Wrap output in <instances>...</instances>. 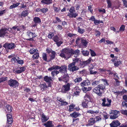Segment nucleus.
Wrapping results in <instances>:
<instances>
[{"mask_svg":"<svg viewBox=\"0 0 127 127\" xmlns=\"http://www.w3.org/2000/svg\"><path fill=\"white\" fill-rule=\"evenodd\" d=\"M69 108L68 110L69 112H71L73 110L74 107H75V105L74 104H71L69 106Z\"/></svg>","mask_w":127,"mask_h":127,"instance_id":"obj_41","label":"nucleus"},{"mask_svg":"<svg viewBox=\"0 0 127 127\" xmlns=\"http://www.w3.org/2000/svg\"><path fill=\"white\" fill-rule=\"evenodd\" d=\"M99 82V81H95L93 82L92 83V86H96L97 85V84H98Z\"/></svg>","mask_w":127,"mask_h":127,"instance_id":"obj_56","label":"nucleus"},{"mask_svg":"<svg viewBox=\"0 0 127 127\" xmlns=\"http://www.w3.org/2000/svg\"><path fill=\"white\" fill-rule=\"evenodd\" d=\"M39 57V54L37 53H34L32 57L33 59H37Z\"/></svg>","mask_w":127,"mask_h":127,"instance_id":"obj_46","label":"nucleus"},{"mask_svg":"<svg viewBox=\"0 0 127 127\" xmlns=\"http://www.w3.org/2000/svg\"><path fill=\"white\" fill-rule=\"evenodd\" d=\"M74 28L75 30H77L78 32L80 34H83L85 32L84 29L81 28L79 26H78L77 28L75 27Z\"/></svg>","mask_w":127,"mask_h":127,"instance_id":"obj_26","label":"nucleus"},{"mask_svg":"<svg viewBox=\"0 0 127 127\" xmlns=\"http://www.w3.org/2000/svg\"><path fill=\"white\" fill-rule=\"evenodd\" d=\"M28 11L27 10L23 11L21 14V16L25 17L27 16L28 14Z\"/></svg>","mask_w":127,"mask_h":127,"instance_id":"obj_38","label":"nucleus"},{"mask_svg":"<svg viewBox=\"0 0 127 127\" xmlns=\"http://www.w3.org/2000/svg\"><path fill=\"white\" fill-rule=\"evenodd\" d=\"M94 119L95 122L100 121L101 120V118L99 116H96Z\"/></svg>","mask_w":127,"mask_h":127,"instance_id":"obj_59","label":"nucleus"},{"mask_svg":"<svg viewBox=\"0 0 127 127\" xmlns=\"http://www.w3.org/2000/svg\"><path fill=\"white\" fill-rule=\"evenodd\" d=\"M82 80V79L81 77H78L74 80V81L75 83H79L81 82Z\"/></svg>","mask_w":127,"mask_h":127,"instance_id":"obj_40","label":"nucleus"},{"mask_svg":"<svg viewBox=\"0 0 127 127\" xmlns=\"http://www.w3.org/2000/svg\"><path fill=\"white\" fill-rule=\"evenodd\" d=\"M8 84L10 87L15 88L18 85V82L16 80L12 79L8 80Z\"/></svg>","mask_w":127,"mask_h":127,"instance_id":"obj_8","label":"nucleus"},{"mask_svg":"<svg viewBox=\"0 0 127 127\" xmlns=\"http://www.w3.org/2000/svg\"><path fill=\"white\" fill-rule=\"evenodd\" d=\"M39 87L41 88L40 89L42 91L45 90L48 87L46 83L40 84L39 85Z\"/></svg>","mask_w":127,"mask_h":127,"instance_id":"obj_25","label":"nucleus"},{"mask_svg":"<svg viewBox=\"0 0 127 127\" xmlns=\"http://www.w3.org/2000/svg\"><path fill=\"white\" fill-rule=\"evenodd\" d=\"M59 69V72L64 73V74H67V67L65 65H62L61 66L56 65H54L53 66L48 69V70L51 71L54 69Z\"/></svg>","mask_w":127,"mask_h":127,"instance_id":"obj_2","label":"nucleus"},{"mask_svg":"<svg viewBox=\"0 0 127 127\" xmlns=\"http://www.w3.org/2000/svg\"><path fill=\"white\" fill-rule=\"evenodd\" d=\"M89 102L83 100L82 103V106L84 108H87L88 107V104Z\"/></svg>","mask_w":127,"mask_h":127,"instance_id":"obj_33","label":"nucleus"},{"mask_svg":"<svg viewBox=\"0 0 127 127\" xmlns=\"http://www.w3.org/2000/svg\"><path fill=\"white\" fill-rule=\"evenodd\" d=\"M92 60L91 58H90L88 60L86 61H84L83 62V63L85 65H87L88 64H89L91 62Z\"/></svg>","mask_w":127,"mask_h":127,"instance_id":"obj_42","label":"nucleus"},{"mask_svg":"<svg viewBox=\"0 0 127 127\" xmlns=\"http://www.w3.org/2000/svg\"><path fill=\"white\" fill-rule=\"evenodd\" d=\"M53 40L56 42V44L58 47L60 46L63 43L59 37L57 35L55 36L53 38Z\"/></svg>","mask_w":127,"mask_h":127,"instance_id":"obj_16","label":"nucleus"},{"mask_svg":"<svg viewBox=\"0 0 127 127\" xmlns=\"http://www.w3.org/2000/svg\"><path fill=\"white\" fill-rule=\"evenodd\" d=\"M17 58L18 59L17 62L18 64L22 65L24 64V62L23 60H20L19 57H17Z\"/></svg>","mask_w":127,"mask_h":127,"instance_id":"obj_47","label":"nucleus"},{"mask_svg":"<svg viewBox=\"0 0 127 127\" xmlns=\"http://www.w3.org/2000/svg\"><path fill=\"white\" fill-rule=\"evenodd\" d=\"M3 47L6 49H11L14 48L16 47V46L14 43L11 42L5 44Z\"/></svg>","mask_w":127,"mask_h":127,"instance_id":"obj_10","label":"nucleus"},{"mask_svg":"<svg viewBox=\"0 0 127 127\" xmlns=\"http://www.w3.org/2000/svg\"><path fill=\"white\" fill-rule=\"evenodd\" d=\"M60 105L61 106H65L68 104V103L65 101L64 100H63L61 102Z\"/></svg>","mask_w":127,"mask_h":127,"instance_id":"obj_52","label":"nucleus"},{"mask_svg":"<svg viewBox=\"0 0 127 127\" xmlns=\"http://www.w3.org/2000/svg\"><path fill=\"white\" fill-rule=\"evenodd\" d=\"M9 28H2L0 30V37H4V36L9 37L10 34L9 32Z\"/></svg>","mask_w":127,"mask_h":127,"instance_id":"obj_5","label":"nucleus"},{"mask_svg":"<svg viewBox=\"0 0 127 127\" xmlns=\"http://www.w3.org/2000/svg\"><path fill=\"white\" fill-rule=\"evenodd\" d=\"M41 12L43 13H45L48 11L47 8H43L41 9Z\"/></svg>","mask_w":127,"mask_h":127,"instance_id":"obj_61","label":"nucleus"},{"mask_svg":"<svg viewBox=\"0 0 127 127\" xmlns=\"http://www.w3.org/2000/svg\"><path fill=\"white\" fill-rule=\"evenodd\" d=\"M27 36L29 38L28 39L29 40H32L33 38L35 37L36 36V34L35 33H33L30 31H28L27 33Z\"/></svg>","mask_w":127,"mask_h":127,"instance_id":"obj_15","label":"nucleus"},{"mask_svg":"<svg viewBox=\"0 0 127 127\" xmlns=\"http://www.w3.org/2000/svg\"><path fill=\"white\" fill-rule=\"evenodd\" d=\"M76 65L74 64V63H72L70 64L68 66V70L72 72L78 70L79 68Z\"/></svg>","mask_w":127,"mask_h":127,"instance_id":"obj_12","label":"nucleus"},{"mask_svg":"<svg viewBox=\"0 0 127 127\" xmlns=\"http://www.w3.org/2000/svg\"><path fill=\"white\" fill-rule=\"evenodd\" d=\"M99 87L97 86L95 87L93 90V91L96 94L98 95L101 96L102 95V92L100 91Z\"/></svg>","mask_w":127,"mask_h":127,"instance_id":"obj_19","label":"nucleus"},{"mask_svg":"<svg viewBox=\"0 0 127 127\" xmlns=\"http://www.w3.org/2000/svg\"><path fill=\"white\" fill-rule=\"evenodd\" d=\"M69 12L68 13L67 16L70 18H75L78 15V13L75 12V10L74 7L72 6L69 10Z\"/></svg>","mask_w":127,"mask_h":127,"instance_id":"obj_6","label":"nucleus"},{"mask_svg":"<svg viewBox=\"0 0 127 127\" xmlns=\"http://www.w3.org/2000/svg\"><path fill=\"white\" fill-rule=\"evenodd\" d=\"M125 26L124 25H122L120 27L119 29V31L123 32L125 30Z\"/></svg>","mask_w":127,"mask_h":127,"instance_id":"obj_64","label":"nucleus"},{"mask_svg":"<svg viewBox=\"0 0 127 127\" xmlns=\"http://www.w3.org/2000/svg\"><path fill=\"white\" fill-rule=\"evenodd\" d=\"M58 79L60 81H62L66 83L68 82V75L67 74H64L63 77L59 78Z\"/></svg>","mask_w":127,"mask_h":127,"instance_id":"obj_17","label":"nucleus"},{"mask_svg":"<svg viewBox=\"0 0 127 127\" xmlns=\"http://www.w3.org/2000/svg\"><path fill=\"white\" fill-rule=\"evenodd\" d=\"M103 102L102 105L104 106L109 107L111 105V100L110 99H107L106 100L105 98L102 99Z\"/></svg>","mask_w":127,"mask_h":127,"instance_id":"obj_14","label":"nucleus"},{"mask_svg":"<svg viewBox=\"0 0 127 127\" xmlns=\"http://www.w3.org/2000/svg\"><path fill=\"white\" fill-rule=\"evenodd\" d=\"M99 112V111L97 110H96L94 111L93 110H88L87 111V113H91V114H97Z\"/></svg>","mask_w":127,"mask_h":127,"instance_id":"obj_43","label":"nucleus"},{"mask_svg":"<svg viewBox=\"0 0 127 127\" xmlns=\"http://www.w3.org/2000/svg\"><path fill=\"white\" fill-rule=\"evenodd\" d=\"M7 77H2L0 78V83L7 80Z\"/></svg>","mask_w":127,"mask_h":127,"instance_id":"obj_63","label":"nucleus"},{"mask_svg":"<svg viewBox=\"0 0 127 127\" xmlns=\"http://www.w3.org/2000/svg\"><path fill=\"white\" fill-rule=\"evenodd\" d=\"M119 111L116 110H112L110 113V118L111 119H114L117 118L118 116Z\"/></svg>","mask_w":127,"mask_h":127,"instance_id":"obj_9","label":"nucleus"},{"mask_svg":"<svg viewBox=\"0 0 127 127\" xmlns=\"http://www.w3.org/2000/svg\"><path fill=\"white\" fill-rule=\"evenodd\" d=\"M103 116L104 118L105 119H107L109 117L108 115L106 112H104L103 113Z\"/></svg>","mask_w":127,"mask_h":127,"instance_id":"obj_58","label":"nucleus"},{"mask_svg":"<svg viewBox=\"0 0 127 127\" xmlns=\"http://www.w3.org/2000/svg\"><path fill=\"white\" fill-rule=\"evenodd\" d=\"M45 127H54V125L53 122L51 121H48L43 124Z\"/></svg>","mask_w":127,"mask_h":127,"instance_id":"obj_21","label":"nucleus"},{"mask_svg":"<svg viewBox=\"0 0 127 127\" xmlns=\"http://www.w3.org/2000/svg\"><path fill=\"white\" fill-rule=\"evenodd\" d=\"M72 91H73L74 92V95H79L80 92L81 91V90L78 86H76L73 88Z\"/></svg>","mask_w":127,"mask_h":127,"instance_id":"obj_18","label":"nucleus"},{"mask_svg":"<svg viewBox=\"0 0 127 127\" xmlns=\"http://www.w3.org/2000/svg\"><path fill=\"white\" fill-rule=\"evenodd\" d=\"M33 21L34 23H36L38 24L41 22V20L39 18L35 17L33 18Z\"/></svg>","mask_w":127,"mask_h":127,"instance_id":"obj_31","label":"nucleus"},{"mask_svg":"<svg viewBox=\"0 0 127 127\" xmlns=\"http://www.w3.org/2000/svg\"><path fill=\"white\" fill-rule=\"evenodd\" d=\"M52 0H42L41 2L45 4H49L52 3Z\"/></svg>","mask_w":127,"mask_h":127,"instance_id":"obj_29","label":"nucleus"},{"mask_svg":"<svg viewBox=\"0 0 127 127\" xmlns=\"http://www.w3.org/2000/svg\"><path fill=\"white\" fill-rule=\"evenodd\" d=\"M90 84V82L89 80L87 79L82 82L80 83V85L82 87L84 86H87Z\"/></svg>","mask_w":127,"mask_h":127,"instance_id":"obj_24","label":"nucleus"},{"mask_svg":"<svg viewBox=\"0 0 127 127\" xmlns=\"http://www.w3.org/2000/svg\"><path fill=\"white\" fill-rule=\"evenodd\" d=\"M96 65V63H94L89 68V70L91 74H95L97 73V72L95 71L97 70L96 67L95 66Z\"/></svg>","mask_w":127,"mask_h":127,"instance_id":"obj_11","label":"nucleus"},{"mask_svg":"<svg viewBox=\"0 0 127 127\" xmlns=\"http://www.w3.org/2000/svg\"><path fill=\"white\" fill-rule=\"evenodd\" d=\"M51 53V54L50 56V60H51L54 59L55 58L56 53L54 51H52Z\"/></svg>","mask_w":127,"mask_h":127,"instance_id":"obj_37","label":"nucleus"},{"mask_svg":"<svg viewBox=\"0 0 127 127\" xmlns=\"http://www.w3.org/2000/svg\"><path fill=\"white\" fill-rule=\"evenodd\" d=\"M98 87H99L100 90H103L105 88V85L103 84H99L97 86Z\"/></svg>","mask_w":127,"mask_h":127,"instance_id":"obj_49","label":"nucleus"},{"mask_svg":"<svg viewBox=\"0 0 127 127\" xmlns=\"http://www.w3.org/2000/svg\"><path fill=\"white\" fill-rule=\"evenodd\" d=\"M89 122L88 124L90 126L93 125L95 122L94 119L93 118H90L89 119Z\"/></svg>","mask_w":127,"mask_h":127,"instance_id":"obj_35","label":"nucleus"},{"mask_svg":"<svg viewBox=\"0 0 127 127\" xmlns=\"http://www.w3.org/2000/svg\"><path fill=\"white\" fill-rule=\"evenodd\" d=\"M121 112L122 114L127 115V110H122L121 111Z\"/></svg>","mask_w":127,"mask_h":127,"instance_id":"obj_62","label":"nucleus"},{"mask_svg":"<svg viewBox=\"0 0 127 127\" xmlns=\"http://www.w3.org/2000/svg\"><path fill=\"white\" fill-rule=\"evenodd\" d=\"M114 76L116 78L115 79V82H116L117 84V85H118L119 84V82L118 80L119 79V77L118 76L117 73H115L114 74Z\"/></svg>","mask_w":127,"mask_h":127,"instance_id":"obj_36","label":"nucleus"},{"mask_svg":"<svg viewBox=\"0 0 127 127\" xmlns=\"http://www.w3.org/2000/svg\"><path fill=\"white\" fill-rule=\"evenodd\" d=\"M77 57H75V58H73V63H74V64L77 65L79 61V58H77Z\"/></svg>","mask_w":127,"mask_h":127,"instance_id":"obj_48","label":"nucleus"},{"mask_svg":"<svg viewBox=\"0 0 127 127\" xmlns=\"http://www.w3.org/2000/svg\"><path fill=\"white\" fill-rule=\"evenodd\" d=\"M11 107L9 105H6L5 109V110L6 111H7L8 113H10L12 111Z\"/></svg>","mask_w":127,"mask_h":127,"instance_id":"obj_34","label":"nucleus"},{"mask_svg":"<svg viewBox=\"0 0 127 127\" xmlns=\"http://www.w3.org/2000/svg\"><path fill=\"white\" fill-rule=\"evenodd\" d=\"M110 57L111 58H112L111 59V61L112 62L114 63V65L115 66L117 67L122 64V61L120 59H118V57L117 56H115L114 54H111Z\"/></svg>","mask_w":127,"mask_h":127,"instance_id":"obj_3","label":"nucleus"},{"mask_svg":"<svg viewBox=\"0 0 127 127\" xmlns=\"http://www.w3.org/2000/svg\"><path fill=\"white\" fill-rule=\"evenodd\" d=\"M121 124L118 120L114 121L112 122L110 125L111 127H117L120 125Z\"/></svg>","mask_w":127,"mask_h":127,"instance_id":"obj_20","label":"nucleus"},{"mask_svg":"<svg viewBox=\"0 0 127 127\" xmlns=\"http://www.w3.org/2000/svg\"><path fill=\"white\" fill-rule=\"evenodd\" d=\"M18 59L17 57V58L14 57L11 59V61L14 63H17Z\"/></svg>","mask_w":127,"mask_h":127,"instance_id":"obj_51","label":"nucleus"},{"mask_svg":"<svg viewBox=\"0 0 127 127\" xmlns=\"http://www.w3.org/2000/svg\"><path fill=\"white\" fill-rule=\"evenodd\" d=\"M42 58L45 61H47V54L45 53H43L42 54Z\"/></svg>","mask_w":127,"mask_h":127,"instance_id":"obj_57","label":"nucleus"},{"mask_svg":"<svg viewBox=\"0 0 127 127\" xmlns=\"http://www.w3.org/2000/svg\"><path fill=\"white\" fill-rule=\"evenodd\" d=\"M54 35V33L52 32H50L48 36V37L49 38H51Z\"/></svg>","mask_w":127,"mask_h":127,"instance_id":"obj_60","label":"nucleus"},{"mask_svg":"<svg viewBox=\"0 0 127 127\" xmlns=\"http://www.w3.org/2000/svg\"><path fill=\"white\" fill-rule=\"evenodd\" d=\"M80 115L81 114L79 113L76 112H74L70 114V116L74 118H76Z\"/></svg>","mask_w":127,"mask_h":127,"instance_id":"obj_27","label":"nucleus"},{"mask_svg":"<svg viewBox=\"0 0 127 127\" xmlns=\"http://www.w3.org/2000/svg\"><path fill=\"white\" fill-rule=\"evenodd\" d=\"M93 31L95 32V35L97 36H99L100 35L101 33L99 31L95 29H93Z\"/></svg>","mask_w":127,"mask_h":127,"instance_id":"obj_39","label":"nucleus"},{"mask_svg":"<svg viewBox=\"0 0 127 127\" xmlns=\"http://www.w3.org/2000/svg\"><path fill=\"white\" fill-rule=\"evenodd\" d=\"M72 84L67 83L63 86L62 91L63 93H67L70 90V86L72 85Z\"/></svg>","mask_w":127,"mask_h":127,"instance_id":"obj_7","label":"nucleus"},{"mask_svg":"<svg viewBox=\"0 0 127 127\" xmlns=\"http://www.w3.org/2000/svg\"><path fill=\"white\" fill-rule=\"evenodd\" d=\"M107 8H110L111 7L112 5V3L111 0H107Z\"/></svg>","mask_w":127,"mask_h":127,"instance_id":"obj_44","label":"nucleus"},{"mask_svg":"<svg viewBox=\"0 0 127 127\" xmlns=\"http://www.w3.org/2000/svg\"><path fill=\"white\" fill-rule=\"evenodd\" d=\"M90 50L91 52L90 54L92 56L94 57L96 56V54L94 51L91 49H90Z\"/></svg>","mask_w":127,"mask_h":127,"instance_id":"obj_55","label":"nucleus"},{"mask_svg":"<svg viewBox=\"0 0 127 127\" xmlns=\"http://www.w3.org/2000/svg\"><path fill=\"white\" fill-rule=\"evenodd\" d=\"M76 44L79 45L80 47L82 46L84 47H86L88 42L85 39L81 37H78L76 39Z\"/></svg>","mask_w":127,"mask_h":127,"instance_id":"obj_4","label":"nucleus"},{"mask_svg":"<svg viewBox=\"0 0 127 127\" xmlns=\"http://www.w3.org/2000/svg\"><path fill=\"white\" fill-rule=\"evenodd\" d=\"M101 80L103 82L104 85H107L108 84L107 80L105 79H101Z\"/></svg>","mask_w":127,"mask_h":127,"instance_id":"obj_53","label":"nucleus"},{"mask_svg":"<svg viewBox=\"0 0 127 127\" xmlns=\"http://www.w3.org/2000/svg\"><path fill=\"white\" fill-rule=\"evenodd\" d=\"M82 89L83 92L86 93L88 91H90L91 90L92 88L91 87H88V88H86L84 87L83 88H82Z\"/></svg>","mask_w":127,"mask_h":127,"instance_id":"obj_30","label":"nucleus"},{"mask_svg":"<svg viewBox=\"0 0 127 127\" xmlns=\"http://www.w3.org/2000/svg\"><path fill=\"white\" fill-rule=\"evenodd\" d=\"M62 51V53L60 54V56L66 60L70 58L73 55H75L74 57H77L80 52V51L78 49L74 50L67 48L63 49Z\"/></svg>","mask_w":127,"mask_h":127,"instance_id":"obj_1","label":"nucleus"},{"mask_svg":"<svg viewBox=\"0 0 127 127\" xmlns=\"http://www.w3.org/2000/svg\"><path fill=\"white\" fill-rule=\"evenodd\" d=\"M102 23H103L102 21L98 20L96 19L94 21V23L95 25H97L98 24Z\"/></svg>","mask_w":127,"mask_h":127,"instance_id":"obj_45","label":"nucleus"},{"mask_svg":"<svg viewBox=\"0 0 127 127\" xmlns=\"http://www.w3.org/2000/svg\"><path fill=\"white\" fill-rule=\"evenodd\" d=\"M44 80L47 83H48V87H51L52 78L51 77H49L48 76H46L44 78Z\"/></svg>","mask_w":127,"mask_h":127,"instance_id":"obj_13","label":"nucleus"},{"mask_svg":"<svg viewBox=\"0 0 127 127\" xmlns=\"http://www.w3.org/2000/svg\"><path fill=\"white\" fill-rule=\"evenodd\" d=\"M57 69H54V70H53L51 72V74L52 77H54L57 75L59 73V71L57 70ZM54 70V69L53 70Z\"/></svg>","mask_w":127,"mask_h":127,"instance_id":"obj_32","label":"nucleus"},{"mask_svg":"<svg viewBox=\"0 0 127 127\" xmlns=\"http://www.w3.org/2000/svg\"><path fill=\"white\" fill-rule=\"evenodd\" d=\"M82 53L84 56H88L89 54V52L87 51H82Z\"/></svg>","mask_w":127,"mask_h":127,"instance_id":"obj_54","label":"nucleus"},{"mask_svg":"<svg viewBox=\"0 0 127 127\" xmlns=\"http://www.w3.org/2000/svg\"><path fill=\"white\" fill-rule=\"evenodd\" d=\"M49 119L48 116H45L44 113H42L41 116V119L42 123H44L47 121Z\"/></svg>","mask_w":127,"mask_h":127,"instance_id":"obj_22","label":"nucleus"},{"mask_svg":"<svg viewBox=\"0 0 127 127\" xmlns=\"http://www.w3.org/2000/svg\"><path fill=\"white\" fill-rule=\"evenodd\" d=\"M91 97L89 94L87 93L84 97V100L89 102L90 100Z\"/></svg>","mask_w":127,"mask_h":127,"instance_id":"obj_28","label":"nucleus"},{"mask_svg":"<svg viewBox=\"0 0 127 127\" xmlns=\"http://www.w3.org/2000/svg\"><path fill=\"white\" fill-rule=\"evenodd\" d=\"M38 50L37 49H34V48L32 49L29 51V52L31 54H33L34 53H35Z\"/></svg>","mask_w":127,"mask_h":127,"instance_id":"obj_50","label":"nucleus"},{"mask_svg":"<svg viewBox=\"0 0 127 127\" xmlns=\"http://www.w3.org/2000/svg\"><path fill=\"white\" fill-rule=\"evenodd\" d=\"M7 121L8 124H11L13 122V119L12 116L10 114H7L6 115Z\"/></svg>","mask_w":127,"mask_h":127,"instance_id":"obj_23","label":"nucleus"}]
</instances>
